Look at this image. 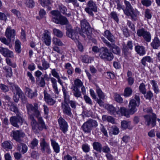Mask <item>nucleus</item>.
<instances>
[{"label":"nucleus","instance_id":"dca6fc26","mask_svg":"<svg viewBox=\"0 0 160 160\" xmlns=\"http://www.w3.org/2000/svg\"><path fill=\"white\" fill-rule=\"evenodd\" d=\"M44 99L46 102L49 105H53L56 102L55 100L53 99L51 96L47 92L44 91Z\"/></svg>","mask_w":160,"mask_h":160},{"label":"nucleus","instance_id":"6e6d98bb","mask_svg":"<svg viewBox=\"0 0 160 160\" xmlns=\"http://www.w3.org/2000/svg\"><path fill=\"white\" fill-rule=\"evenodd\" d=\"M53 32L54 34L58 38H61L63 36L62 32L59 30L54 28L53 29Z\"/></svg>","mask_w":160,"mask_h":160},{"label":"nucleus","instance_id":"4c0bfd02","mask_svg":"<svg viewBox=\"0 0 160 160\" xmlns=\"http://www.w3.org/2000/svg\"><path fill=\"white\" fill-rule=\"evenodd\" d=\"M106 107L107 109L109 112L111 114H114L117 113L116 109L112 105H107V106H106Z\"/></svg>","mask_w":160,"mask_h":160},{"label":"nucleus","instance_id":"052dcab7","mask_svg":"<svg viewBox=\"0 0 160 160\" xmlns=\"http://www.w3.org/2000/svg\"><path fill=\"white\" fill-rule=\"evenodd\" d=\"M38 2L42 7L48 6L50 4L49 0H38Z\"/></svg>","mask_w":160,"mask_h":160},{"label":"nucleus","instance_id":"f03ea898","mask_svg":"<svg viewBox=\"0 0 160 160\" xmlns=\"http://www.w3.org/2000/svg\"><path fill=\"white\" fill-rule=\"evenodd\" d=\"M29 118L31 120V124L34 132L36 133L42 130L43 129H47V128L43 121L42 118L38 117V123L32 115H30Z\"/></svg>","mask_w":160,"mask_h":160},{"label":"nucleus","instance_id":"69168bd1","mask_svg":"<svg viewBox=\"0 0 160 160\" xmlns=\"http://www.w3.org/2000/svg\"><path fill=\"white\" fill-rule=\"evenodd\" d=\"M139 89L140 92L143 94H145L146 93V89L144 84L142 83H141L139 86Z\"/></svg>","mask_w":160,"mask_h":160},{"label":"nucleus","instance_id":"bb28decb","mask_svg":"<svg viewBox=\"0 0 160 160\" xmlns=\"http://www.w3.org/2000/svg\"><path fill=\"white\" fill-rule=\"evenodd\" d=\"M135 49L137 53L140 56L144 55L146 53L145 48L142 46H136Z\"/></svg>","mask_w":160,"mask_h":160},{"label":"nucleus","instance_id":"c9c22d12","mask_svg":"<svg viewBox=\"0 0 160 160\" xmlns=\"http://www.w3.org/2000/svg\"><path fill=\"white\" fill-rule=\"evenodd\" d=\"M146 62L149 63L152 62H153V59L150 57L149 56L143 57L141 60L142 63L144 66H145L146 64Z\"/></svg>","mask_w":160,"mask_h":160},{"label":"nucleus","instance_id":"4d7b16f0","mask_svg":"<svg viewBox=\"0 0 160 160\" xmlns=\"http://www.w3.org/2000/svg\"><path fill=\"white\" fill-rule=\"evenodd\" d=\"M91 128L96 127L98 125L97 122L92 119H90L88 121Z\"/></svg>","mask_w":160,"mask_h":160},{"label":"nucleus","instance_id":"338daca9","mask_svg":"<svg viewBox=\"0 0 160 160\" xmlns=\"http://www.w3.org/2000/svg\"><path fill=\"white\" fill-rule=\"evenodd\" d=\"M82 148L83 151L85 152H88L90 150V148L88 144L85 143L82 144Z\"/></svg>","mask_w":160,"mask_h":160},{"label":"nucleus","instance_id":"e2e57ef3","mask_svg":"<svg viewBox=\"0 0 160 160\" xmlns=\"http://www.w3.org/2000/svg\"><path fill=\"white\" fill-rule=\"evenodd\" d=\"M72 90L74 91L73 95L75 97L79 98L81 97V93L79 89H76L74 88V89L72 88Z\"/></svg>","mask_w":160,"mask_h":160},{"label":"nucleus","instance_id":"b1692460","mask_svg":"<svg viewBox=\"0 0 160 160\" xmlns=\"http://www.w3.org/2000/svg\"><path fill=\"white\" fill-rule=\"evenodd\" d=\"M114 53L119 55L120 53L121 50L120 48L115 44L112 43L111 46L109 48Z\"/></svg>","mask_w":160,"mask_h":160},{"label":"nucleus","instance_id":"3c124183","mask_svg":"<svg viewBox=\"0 0 160 160\" xmlns=\"http://www.w3.org/2000/svg\"><path fill=\"white\" fill-rule=\"evenodd\" d=\"M96 92L99 98L102 99V100H104L105 98V95L99 87L97 88Z\"/></svg>","mask_w":160,"mask_h":160},{"label":"nucleus","instance_id":"8fccbe9b","mask_svg":"<svg viewBox=\"0 0 160 160\" xmlns=\"http://www.w3.org/2000/svg\"><path fill=\"white\" fill-rule=\"evenodd\" d=\"M130 122L125 120L122 121L121 124V128L123 129H126L128 128L130 125Z\"/></svg>","mask_w":160,"mask_h":160},{"label":"nucleus","instance_id":"09e8293b","mask_svg":"<svg viewBox=\"0 0 160 160\" xmlns=\"http://www.w3.org/2000/svg\"><path fill=\"white\" fill-rule=\"evenodd\" d=\"M21 93L20 94H19L18 93L17 91L16 92V93L15 94L14 93V95L13 97V99L15 102H17L19 100V98H21V97H22L23 95V93L21 90Z\"/></svg>","mask_w":160,"mask_h":160},{"label":"nucleus","instance_id":"2eb2a0df","mask_svg":"<svg viewBox=\"0 0 160 160\" xmlns=\"http://www.w3.org/2000/svg\"><path fill=\"white\" fill-rule=\"evenodd\" d=\"M0 52L5 57L11 58L14 57L13 52L6 48L0 47Z\"/></svg>","mask_w":160,"mask_h":160},{"label":"nucleus","instance_id":"7c9ffc66","mask_svg":"<svg viewBox=\"0 0 160 160\" xmlns=\"http://www.w3.org/2000/svg\"><path fill=\"white\" fill-rule=\"evenodd\" d=\"M11 12L19 20L22 21L24 18L22 16L21 12L16 9H12L11 10Z\"/></svg>","mask_w":160,"mask_h":160},{"label":"nucleus","instance_id":"a19ab883","mask_svg":"<svg viewBox=\"0 0 160 160\" xmlns=\"http://www.w3.org/2000/svg\"><path fill=\"white\" fill-rule=\"evenodd\" d=\"M102 119L104 121H107L112 123H114V118L111 116H108L106 115H103L102 116Z\"/></svg>","mask_w":160,"mask_h":160},{"label":"nucleus","instance_id":"a878e982","mask_svg":"<svg viewBox=\"0 0 160 160\" xmlns=\"http://www.w3.org/2000/svg\"><path fill=\"white\" fill-rule=\"evenodd\" d=\"M51 144L54 151L56 153H58L60 151V146L58 143L54 140H51Z\"/></svg>","mask_w":160,"mask_h":160},{"label":"nucleus","instance_id":"13d9d810","mask_svg":"<svg viewBox=\"0 0 160 160\" xmlns=\"http://www.w3.org/2000/svg\"><path fill=\"white\" fill-rule=\"evenodd\" d=\"M91 58L89 57L88 55H84L82 56L81 57L82 61L84 63H88L89 62H91Z\"/></svg>","mask_w":160,"mask_h":160},{"label":"nucleus","instance_id":"de8ad7c7","mask_svg":"<svg viewBox=\"0 0 160 160\" xmlns=\"http://www.w3.org/2000/svg\"><path fill=\"white\" fill-rule=\"evenodd\" d=\"M110 16L112 19H113L117 22L118 23L119 21L118 15L115 12H111L110 14Z\"/></svg>","mask_w":160,"mask_h":160},{"label":"nucleus","instance_id":"6ab92c4d","mask_svg":"<svg viewBox=\"0 0 160 160\" xmlns=\"http://www.w3.org/2000/svg\"><path fill=\"white\" fill-rule=\"evenodd\" d=\"M55 23L61 25H66L68 23L67 18L61 15L57 19H54Z\"/></svg>","mask_w":160,"mask_h":160},{"label":"nucleus","instance_id":"423d86ee","mask_svg":"<svg viewBox=\"0 0 160 160\" xmlns=\"http://www.w3.org/2000/svg\"><path fill=\"white\" fill-rule=\"evenodd\" d=\"M123 10L125 14L128 17H130L132 21H136L139 20L140 12L137 9H134L132 8L127 9H123Z\"/></svg>","mask_w":160,"mask_h":160},{"label":"nucleus","instance_id":"37998d69","mask_svg":"<svg viewBox=\"0 0 160 160\" xmlns=\"http://www.w3.org/2000/svg\"><path fill=\"white\" fill-rule=\"evenodd\" d=\"M142 37L147 42H149L151 41V35L149 32L147 31Z\"/></svg>","mask_w":160,"mask_h":160},{"label":"nucleus","instance_id":"4468645a","mask_svg":"<svg viewBox=\"0 0 160 160\" xmlns=\"http://www.w3.org/2000/svg\"><path fill=\"white\" fill-rule=\"evenodd\" d=\"M43 35L42 38L43 42L46 45L48 46L50 45L51 43L50 32L48 30H45Z\"/></svg>","mask_w":160,"mask_h":160},{"label":"nucleus","instance_id":"e433bc0d","mask_svg":"<svg viewBox=\"0 0 160 160\" xmlns=\"http://www.w3.org/2000/svg\"><path fill=\"white\" fill-rule=\"evenodd\" d=\"M150 83L152 86V89L154 92L156 94L158 93L159 90L156 81L154 80H152L151 81Z\"/></svg>","mask_w":160,"mask_h":160},{"label":"nucleus","instance_id":"864d4df0","mask_svg":"<svg viewBox=\"0 0 160 160\" xmlns=\"http://www.w3.org/2000/svg\"><path fill=\"white\" fill-rule=\"evenodd\" d=\"M38 143V140L36 138H34L31 141L30 147L32 149H34L37 146Z\"/></svg>","mask_w":160,"mask_h":160},{"label":"nucleus","instance_id":"c756f323","mask_svg":"<svg viewBox=\"0 0 160 160\" xmlns=\"http://www.w3.org/2000/svg\"><path fill=\"white\" fill-rule=\"evenodd\" d=\"M83 130L85 132H90L92 129L88 121L85 122L82 127Z\"/></svg>","mask_w":160,"mask_h":160},{"label":"nucleus","instance_id":"7ed1b4c3","mask_svg":"<svg viewBox=\"0 0 160 160\" xmlns=\"http://www.w3.org/2000/svg\"><path fill=\"white\" fill-rule=\"evenodd\" d=\"M81 26L80 34L84 38L86 36L90 38L92 34V30L88 22L85 19L82 20L81 21Z\"/></svg>","mask_w":160,"mask_h":160},{"label":"nucleus","instance_id":"603ef678","mask_svg":"<svg viewBox=\"0 0 160 160\" xmlns=\"http://www.w3.org/2000/svg\"><path fill=\"white\" fill-rule=\"evenodd\" d=\"M25 4L27 7L32 8L34 6L35 3L33 0H26Z\"/></svg>","mask_w":160,"mask_h":160},{"label":"nucleus","instance_id":"58836bf2","mask_svg":"<svg viewBox=\"0 0 160 160\" xmlns=\"http://www.w3.org/2000/svg\"><path fill=\"white\" fill-rule=\"evenodd\" d=\"M10 142V141H5L2 143V146L5 149H12V146Z\"/></svg>","mask_w":160,"mask_h":160},{"label":"nucleus","instance_id":"f3484780","mask_svg":"<svg viewBox=\"0 0 160 160\" xmlns=\"http://www.w3.org/2000/svg\"><path fill=\"white\" fill-rule=\"evenodd\" d=\"M5 34L8 39H13L15 35V31L14 29H11L10 28H8L6 30Z\"/></svg>","mask_w":160,"mask_h":160},{"label":"nucleus","instance_id":"393cba45","mask_svg":"<svg viewBox=\"0 0 160 160\" xmlns=\"http://www.w3.org/2000/svg\"><path fill=\"white\" fill-rule=\"evenodd\" d=\"M7 105L9 107L10 111L14 112L16 114L20 113L16 105L12 102H10V103L8 104Z\"/></svg>","mask_w":160,"mask_h":160},{"label":"nucleus","instance_id":"2f4dec72","mask_svg":"<svg viewBox=\"0 0 160 160\" xmlns=\"http://www.w3.org/2000/svg\"><path fill=\"white\" fill-rule=\"evenodd\" d=\"M58 8L60 12L63 14L68 17H70L71 15L70 12H69L68 13L66 12L67 9L66 7L63 5H59L58 6Z\"/></svg>","mask_w":160,"mask_h":160},{"label":"nucleus","instance_id":"79ce46f5","mask_svg":"<svg viewBox=\"0 0 160 160\" xmlns=\"http://www.w3.org/2000/svg\"><path fill=\"white\" fill-rule=\"evenodd\" d=\"M132 92V91L131 88L129 87H127L124 91L123 95L125 97H128L131 95Z\"/></svg>","mask_w":160,"mask_h":160},{"label":"nucleus","instance_id":"f257e3e1","mask_svg":"<svg viewBox=\"0 0 160 160\" xmlns=\"http://www.w3.org/2000/svg\"><path fill=\"white\" fill-rule=\"evenodd\" d=\"M140 103L139 96L135 94L134 98L132 99L129 101L128 105L129 110L122 107L119 109V112L122 116L127 118L129 117V114H134L137 111L136 107H138Z\"/></svg>","mask_w":160,"mask_h":160},{"label":"nucleus","instance_id":"39448f33","mask_svg":"<svg viewBox=\"0 0 160 160\" xmlns=\"http://www.w3.org/2000/svg\"><path fill=\"white\" fill-rule=\"evenodd\" d=\"M99 56L101 59L109 61H112L114 58L112 53L109 52L107 47H105L100 48Z\"/></svg>","mask_w":160,"mask_h":160},{"label":"nucleus","instance_id":"680f3d73","mask_svg":"<svg viewBox=\"0 0 160 160\" xmlns=\"http://www.w3.org/2000/svg\"><path fill=\"white\" fill-rule=\"evenodd\" d=\"M42 68L41 66L38 65V67L40 69H42V68L44 69H48L49 67V64L46 61L44 60L42 61Z\"/></svg>","mask_w":160,"mask_h":160},{"label":"nucleus","instance_id":"20e7f679","mask_svg":"<svg viewBox=\"0 0 160 160\" xmlns=\"http://www.w3.org/2000/svg\"><path fill=\"white\" fill-rule=\"evenodd\" d=\"M146 112L148 113H152V115L148 114L143 116L146 125L149 126L151 124L152 127H154L156 125L157 118L156 114L152 112L153 110L151 108H147Z\"/></svg>","mask_w":160,"mask_h":160},{"label":"nucleus","instance_id":"4be33fe9","mask_svg":"<svg viewBox=\"0 0 160 160\" xmlns=\"http://www.w3.org/2000/svg\"><path fill=\"white\" fill-rule=\"evenodd\" d=\"M67 35L75 42H76L78 41L79 37L78 32L76 30L73 31L69 33Z\"/></svg>","mask_w":160,"mask_h":160},{"label":"nucleus","instance_id":"9b49d317","mask_svg":"<svg viewBox=\"0 0 160 160\" xmlns=\"http://www.w3.org/2000/svg\"><path fill=\"white\" fill-rule=\"evenodd\" d=\"M40 150L42 153L46 152L49 154L51 152L49 143L47 142L44 138L40 139Z\"/></svg>","mask_w":160,"mask_h":160},{"label":"nucleus","instance_id":"0eeeda50","mask_svg":"<svg viewBox=\"0 0 160 160\" xmlns=\"http://www.w3.org/2000/svg\"><path fill=\"white\" fill-rule=\"evenodd\" d=\"M16 114V116H12L10 118V121L13 126L17 128H19L20 126L22 125L24 121V119L21 116L20 113Z\"/></svg>","mask_w":160,"mask_h":160},{"label":"nucleus","instance_id":"1a4fd4ad","mask_svg":"<svg viewBox=\"0 0 160 160\" xmlns=\"http://www.w3.org/2000/svg\"><path fill=\"white\" fill-rule=\"evenodd\" d=\"M25 135V133L21 129L12 131L11 134V136L12 138L18 142L22 141V138Z\"/></svg>","mask_w":160,"mask_h":160},{"label":"nucleus","instance_id":"a18cd8bd","mask_svg":"<svg viewBox=\"0 0 160 160\" xmlns=\"http://www.w3.org/2000/svg\"><path fill=\"white\" fill-rule=\"evenodd\" d=\"M21 43L19 40H16L15 42V49L16 52L18 53H20L21 52Z\"/></svg>","mask_w":160,"mask_h":160},{"label":"nucleus","instance_id":"5701e85b","mask_svg":"<svg viewBox=\"0 0 160 160\" xmlns=\"http://www.w3.org/2000/svg\"><path fill=\"white\" fill-rule=\"evenodd\" d=\"M154 49H157L160 46V40L157 37H155L150 44Z\"/></svg>","mask_w":160,"mask_h":160},{"label":"nucleus","instance_id":"ea45409f","mask_svg":"<svg viewBox=\"0 0 160 160\" xmlns=\"http://www.w3.org/2000/svg\"><path fill=\"white\" fill-rule=\"evenodd\" d=\"M147 31L143 28H140L137 29V34L139 37H142Z\"/></svg>","mask_w":160,"mask_h":160},{"label":"nucleus","instance_id":"c03bdc74","mask_svg":"<svg viewBox=\"0 0 160 160\" xmlns=\"http://www.w3.org/2000/svg\"><path fill=\"white\" fill-rule=\"evenodd\" d=\"M36 83L41 87H44L45 84L44 78H38L37 79Z\"/></svg>","mask_w":160,"mask_h":160},{"label":"nucleus","instance_id":"774afa93","mask_svg":"<svg viewBox=\"0 0 160 160\" xmlns=\"http://www.w3.org/2000/svg\"><path fill=\"white\" fill-rule=\"evenodd\" d=\"M144 95V97L146 99L151 100L153 96V94L150 91H149Z\"/></svg>","mask_w":160,"mask_h":160},{"label":"nucleus","instance_id":"c85d7f7f","mask_svg":"<svg viewBox=\"0 0 160 160\" xmlns=\"http://www.w3.org/2000/svg\"><path fill=\"white\" fill-rule=\"evenodd\" d=\"M50 79L55 93L58 94L59 93V91L57 87L56 79L52 77L50 78Z\"/></svg>","mask_w":160,"mask_h":160},{"label":"nucleus","instance_id":"9d476101","mask_svg":"<svg viewBox=\"0 0 160 160\" xmlns=\"http://www.w3.org/2000/svg\"><path fill=\"white\" fill-rule=\"evenodd\" d=\"M85 10L89 15L93 16V13L92 11L96 12L97 11L96 4L92 0L89 1L87 4V7L85 8Z\"/></svg>","mask_w":160,"mask_h":160},{"label":"nucleus","instance_id":"f704fd0d","mask_svg":"<svg viewBox=\"0 0 160 160\" xmlns=\"http://www.w3.org/2000/svg\"><path fill=\"white\" fill-rule=\"evenodd\" d=\"M83 85V83L79 79H77L74 81V85L72 88L74 89L75 88L76 89H79V88L81 87Z\"/></svg>","mask_w":160,"mask_h":160},{"label":"nucleus","instance_id":"473e14b6","mask_svg":"<svg viewBox=\"0 0 160 160\" xmlns=\"http://www.w3.org/2000/svg\"><path fill=\"white\" fill-rule=\"evenodd\" d=\"M25 92L28 97L31 99L36 96L35 92L28 87L25 88Z\"/></svg>","mask_w":160,"mask_h":160},{"label":"nucleus","instance_id":"bf43d9fd","mask_svg":"<svg viewBox=\"0 0 160 160\" xmlns=\"http://www.w3.org/2000/svg\"><path fill=\"white\" fill-rule=\"evenodd\" d=\"M0 40L2 42L6 45H9V47L10 48L12 47V45L10 44L11 41V40H7L5 38H0Z\"/></svg>","mask_w":160,"mask_h":160},{"label":"nucleus","instance_id":"5fc2aeb1","mask_svg":"<svg viewBox=\"0 0 160 160\" xmlns=\"http://www.w3.org/2000/svg\"><path fill=\"white\" fill-rule=\"evenodd\" d=\"M52 42L53 44L55 45L62 46L63 44L60 39L56 38H53L52 39Z\"/></svg>","mask_w":160,"mask_h":160},{"label":"nucleus","instance_id":"a211bd4d","mask_svg":"<svg viewBox=\"0 0 160 160\" xmlns=\"http://www.w3.org/2000/svg\"><path fill=\"white\" fill-rule=\"evenodd\" d=\"M17 144V149L22 154L26 153L28 150V148L27 145L24 143H20Z\"/></svg>","mask_w":160,"mask_h":160},{"label":"nucleus","instance_id":"cd10ccee","mask_svg":"<svg viewBox=\"0 0 160 160\" xmlns=\"http://www.w3.org/2000/svg\"><path fill=\"white\" fill-rule=\"evenodd\" d=\"M93 149L97 152L101 153L102 150V145L100 142H94L92 143Z\"/></svg>","mask_w":160,"mask_h":160},{"label":"nucleus","instance_id":"49530a36","mask_svg":"<svg viewBox=\"0 0 160 160\" xmlns=\"http://www.w3.org/2000/svg\"><path fill=\"white\" fill-rule=\"evenodd\" d=\"M9 83L10 85L11 89H12V90H15L16 91V92H18V93L19 94H20L21 93V90L20 89V88L17 85L11 82H9Z\"/></svg>","mask_w":160,"mask_h":160},{"label":"nucleus","instance_id":"6e6552de","mask_svg":"<svg viewBox=\"0 0 160 160\" xmlns=\"http://www.w3.org/2000/svg\"><path fill=\"white\" fill-rule=\"evenodd\" d=\"M34 106L32 104L27 103L26 107L27 112L28 114H30L29 117L32 112H33L37 118L40 115V112L38 110V105L37 103H34L33 104Z\"/></svg>","mask_w":160,"mask_h":160},{"label":"nucleus","instance_id":"72a5a7b5","mask_svg":"<svg viewBox=\"0 0 160 160\" xmlns=\"http://www.w3.org/2000/svg\"><path fill=\"white\" fill-rule=\"evenodd\" d=\"M51 14L52 15V21L54 22L55 21L54 19H57L61 15L59 11L58 10H53L51 12Z\"/></svg>","mask_w":160,"mask_h":160},{"label":"nucleus","instance_id":"412c9836","mask_svg":"<svg viewBox=\"0 0 160 160\" xmlns=\"http://www.w3.org/2000/svg\"><path fill=\"white\" fill-rule=\"evenodd\" d=\"M62 91L63 94L64 102L62 103H68L70 100V96L71 93L68 91L64 87H63Z\"/></svg>","mask_w":160,"mask_h":160},{"label":"nucleus","instance_id":"f8f14e48","mask_svg":"<svg viewBox=\"0 0 160 160\" xmlns=\"http://www.w3.org/2000/svg\"><path fill=\"white\" fill-rule=\"evenodd\" d=\"M59 129L65 133L68 131V125L67 122L62 117H60L58 120Z\"/></svg>","mask_w":160,"mask_h":160},{"label":"nucleus","instance_id":"0e129e2a","mask_svg":"<svg viewBox=\"0 0 160 160\" xmlns=\"http://www.w3.org/2000/svg\"><path fill=\"white\" fill-rule=\"evenodd\" d=\"M0 89L4 92H8L9 90L8 87L2 83H0Z\"/></svg>","mask_w":160,"mask_h":160},{"label":"nucleus","instance_id":"aec40b11","mask_svg":"<svg viewBox=\"0 0 160 160\" xmlns=\"http://www.w3.org/2000/svg\"><path fill=\"white\" fill-rule=\"evenodd\" d=\"M103 35L110 42L112 43L114 42L115 37L109 30H105Z\"/></svg>","mask_w":160,"mask_h":160},{"label":"nucleus","instance_id":"ddd939ff","mask_svg":"<svg viewBox=\"0 0 160 160\" xmlns=\"http://www.w3.org/2000/svg\"><path fill=\"white\" fill-rule=\"evenodd\" d=\"M62 107L64 114L71 118L72 117L71 109L68 104V103H62Z\"/></svg>","mask_w":160,"mask_h":160}]
</instances>
